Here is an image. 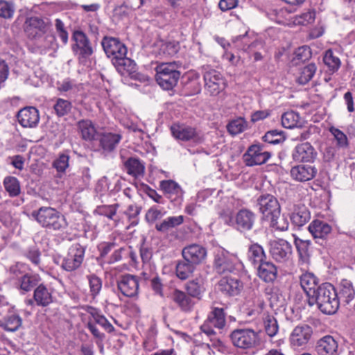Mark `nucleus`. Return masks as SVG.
I'll return each mask as SVG.
<instances>
[{
	"instance_id": "nucleus-1",
	"label": "nucleus",
	"mask_w": 355,
	"mask_h": 355,
	"mask_svg": "<svg viewBox=\"0 0 355 355\" xmlns=\"http://www.w3.org/2000/svg\"><path fill=\"white\" fill-rule=\"evenodd\" d=\"M310 306L316 305L325 314L335 313L339 307V299L334 287L329 283L320 285L308 298Z\"/></svg>"
},
{
	"instance_id": "nucleus-2",
	"label": "nucleus",
	"mask_w": 355,
	"mask_h": 355,
	"mask_svg": "<svg viewBox=\"0 0 355 355\" xmlns=\"http://www.w3.org/2000/svg\"><path fill=\"white\" fill-rule=\"evenodd\" d=\"M32 216L42 227L49 231H62L67 227L64 216L51 207H42L33 211Z\"/></svg>"
},
{
	"instance_id": "nucleus-3",
	"label": "nucleus",
	"mask_w": 355,
	"mask_h": 355,
	"mask_svg": "<svg viewBox=\"0 0 355 355\" xmlns=\"http://www.w3.org/2000/svg\"><path fill=\"white\" fill-rule=\"evenodd\" d=\"M179 64L175 62H162L155 67L156 81L164 89H173L178 83L180 76Z\"/></svg>"
},
{
	"instance_id": "nucleus-4",
	"label": "nucleus",
	"mask_w": 355,
	"mask_h": 355,
	"mask_svg": "<svg viewBox=\"0 0 355 355\" xmlns=\"http://www.w3.org/2000/svg\"><path fill=\"white\" fill-rule=\"evenodd\" d=\"M225 323V314L223 309L216 307L209 313L207 320L200 327L202 332L211 338V345L214 347H222L223 343L214 337L215 331L213 328L223 329Z\"/></svg>"
},
{
	"instance_id": "nucleus-5",
	"label": "nucleus",
	"mask_w": 355,
	"mask_h": 355,
	"mask_svg": "<svg viewBox=\"0 0 355 355\" xmlns=\"http://www.w3.org/2000/svg\"><path fill=\"white\" fill-rule=\"evenodd\" d=\"M241 265L238 257L224 249L218 250L214 254L213 268L219 275L234 272Z\"/></svg>"
},
{
	"instance_id": "nucleus-6",
	"label": "nucleus",
	"mask_w": 355,
	"mask_h": 355,
	"mask_svg": "<svg viewBox=\"0 0 355 355\" xmlns=\"http://www.w3.org/2000/svg\"><path fill=\"white\" fill-rule=\"evenodd\" d=\"M71 49L80 63L85 64L94 53V48L88 37L82 31H75L72 35Z\"/></svg>"
},
{
	"instance_id": "nucleus-7",
	"label": "nucleus",
	"mask_w": 355,
	"mask_h": 355,
	"mask_svg": "<svg viewBox=\"0 0 355 355\" xmlns=\"http://www.w3.org/2000/svg\"><path fill=\"white\" fill-rule=\"evenodd\" d=\"M230 337L234 346L243 349L254 348L259 343L258 332L249 328L236 329Z\"/></svg>"
},
{
	"instance_id": "nucleus-8",
	"label": "nucleus",
	"mask_w": 355,
	"mask_h": 355,
	"mask_svg": "<svg viewBox=\"0 0 355 355\" xmlns=\"http://www.w3.org/2000/svg\"><path fill=\"white\" fill-rule=\"evenodd\" d=\"M292 245L284 239L272 240L269 243V253L277 263L287 264L292 257Z\"/></svg>"
},
{
	"instance_id": "nucleus-9",
	"label": "nucleus",
	"mask_w": 355,
	"mask_h": 355,
	"mask_svg": "<svg viewBox=\"0 0 355 355\" xmlns=\"http://www.w3.org/2000/svg\"><path fill=\"white\" fill-rule=\"evenodd\" d=\"M171 132L174 138L182 141H191L194 144H201L204 141L203 135L196 128L185 124H173Z\"/></svg>"
},
{
	"instance_id": "nucleus-10",
	"label": "nucleus",
	"mask_w": 355,
	"mask_h": 355,
	"mask_svg": "<svg viewBox=\"0 0 355 355\" xmlns=\"http://www.w3.org/2000/svg\"><path fill=\"white\" fill-rule=\"evenodd\" d=\"M85 248L78 243H73L64 257L62 268L68 272H72L80 267L85 257Z\"/></svg>"
},
{
	"instance_id": "nucleus-11",
	"label": "nucleus",
	"mask_w": 355,
	"mask_h": 355,
	"mask_svg": "<svg viewBox=\"0 0 355 355\" xmlns=\"http://www.w3.org/2000/svg\"><path fill=\"white\" fill-rule=\"evenodd\" d=\"M256 221L257 215L254 211L247 208H242L236 212L233 225L237 231L245 233L253 229Z\"/></svg>"
},
{
	"instance_id": "nucleus-12",
	"label": "nucleus",
	"mask_w": 355,
	"mask_h": 355,
	"mask_svg": "<svg viewBox=\"0 0 355 355\" xmlns=\"http://www.w3.org/2000/svg\"><path fill=\"white\" fill-rule=\"evenodd\" d=\"M270 157V153L260 144L251 145L243 155V162L248 166L265 164Z\"/></svg>"
},
{
	"instance_id": "nucleus-13",
	"label": "nucleus",
	"mask_w": 355,
	"mask_h": 355,
	"mask_svg": "<svg viewBox=\"0 0 355 355\" xmlns=\"http://www.w3.org/2000/svg\"><path fill=\"white\" fill-rule=\"evenodd\" d=\"M101 45L108 58L112 61L125 57L127 48L119 39L112 37H105L101 41Z\"/></svg>"
},
{
	"instance_id": "nucleus-14",
	"label": "nucleus",
	"mask_w": 355,
	"mask_h": 355,
	"mask_svg": "<svg viewBox=\"0 0 355 355\" xmlns=\"http://www.w3.org/2000/svg\"><path fill=\"white\" fill-rule=\"evenodd\" d=\"M313 335L312 327L308 324L296 326L290 336L291 345L293 347L304 348L309 342Z\"/></svg>"
},
{
	"instance_id": "nucleus-15",
	"label": "nucleus",
	"mask_w": 355,
	"mask_h": 355,
	"mask_svg": "<svg viewBox=\"0 0 355 355\" xmlns=\"http://www.w3.org/2000/svg\"><path fill=\"white\" fill-rule=\"evenodd\" d=\"M259 211L267 218L281 213L280 205L275 197L270 194L261 195L257 199Z\"/></svg>"
},
{
	"instance_id": "nucleus-16",
	"label": "nucleus",
	"mask_w": 355,
	"mask_h": 355,
	"mask_svg": "<svg viewBox=\"0 0 355 355\" xmlns=\"http://www.w3.org/2000/svg\"><path fill=\"white\" fill-rule=\"evenodd\" d=\"M204 80L206 89L212 96L218 95L225 88L223 76L216 70L207 71L204 74Z\"/></svg>"
},
{
	"instance_id": "nucleus-17",
	"label": "nucleus",
	"mask_w": 355,
	"mask_h": 355,
	"mask_svg": "<svg viewBox=\"0 0 355 355\" xmlns=\"http://www.w3.org/2000/svg\"><path fill=\"white\" fill-rule=\"evenodd\" d=\"M183 259L195 266L202 263L207 257V250L198 244H190L182 250Z\"/></svg>"
},
{
	"instance_id": "nucleus-18",
	"label": "nucleus",
	"mask_w": 355,
	"mask_h": 355,
	"mask_svg": "<svg viewBox=\"0 0 355 355\" xmlns=\"http://www.w3.org/2000/svg\"><path fill=\"white\" fill-rule=\"evenodd\" d=\"M316 156V150L309 142L297 145L292 152L293 160L298 162H313Z\"/></svg>"
},
{
	"instance_id": "nucleus-19",
	"label": "nucleus",
	"mask_w": 355,
	"mask_h": 355,
	"mask_svg": "<svg viewBox=\"0 0 355 355\" xmlns=\"http://www.w3.org/2000/svg\"><path fill=\"white\" fill-rule=\"evenodd\" d=\"M218 286L223 293L230 296L239 295L243 288V284L240 279L227 275L220 279Z\"/></svg>"
},
{
	"instance_id": "nucleus-20",
	"label": "nucleus",
	"mask_w": 355,
	"mask_h": 355,
	"mask_svg": "<svg viewBox=\"0 0 355 355\" xmlns=\"http://www.w3.org/2000/svg\"><path fill=\"white\" fill-rule=\"evenodd\" d=\"M117 287L123 295L133 297L138 293V279L136 276L129 274L123 275L117 282Z\"/></svg>"
},
{
	"instance_id": "nucleus-21",
	"label": "nucleus",
	"mask_w": 355,
	"mask_h": 355,
	"mask_svg": "<svg viewBox=\"0 0 355 355\" xmlns=\"http://www.w3.org/2000/svg\"><path fill=\"white\" fill-rule=\"evenodd\" d=\"M19 124L24 128H34L40 121L38 110L34 107L21 109L17 115Z\"/></svg>"
},
{
	"instance_id": "nucleus-22",
	"label": "nucleus",
	"mask_w": 355,
	"mask_h": 355,
	"mask_svg": "<svg viewBox=\"0 0 355 355\" xmlns=\"http://www.w3.org/2000/svg\"><path fill=\"white\" fill-rule=\"evenodd\" d=\"M315 166L309 164H300L291 169V178L298 182H306L312 180L317 174Z\"/></svg>"
},
{
	"instance_id": "nucleus-23",
	"label": "nucleus",
	"mask_w": 355,
	"mask_h": 355,
	"mask_svg": "<svg viewBox=\"0 0 355 355\" xmlns=\"http://www.w3.org/2000/svg\"><path fill=\"white\" fill-rule=\"evenodd\" d=\"M315 350L318 355H338V345L331 336H326L320 339Z\"/></svg>"
},
{
	"instance_id": "nucleus-24",
	"label": "nucleus",
	"mask_w": 355,
	"mask_h": 355,
	"mask_svg": "<svg viewBox=\"0 0 355 355\" xmlns=\"http://www.w3.org/2000/svg\"><path fill=\"white\" fill-rule=\"evenodd\" d=\"M123 169L128 175L137 178L144 173L145 166L137 157H130L125 159L122 153L120 154Z\"/></svg>"
},
{
	"instance_id": "nucleus-25",
	"label": "nucleus",
	"mask_w": 355,
	"mask_h": 355,
	"mask_svg": "<svg viewBox=\"0 0 355 355\" xmlns=\"http://www.w3.org/2000/svg\"><path fill=\"white\" fill-rule=\"evenodd\" d=\"M33 299L37 306H47L53 302L52 291L44 284H40L34 290Z\"/></svg>"
},
{
	"instance_id": "nucleus-26",
	"label": "nucleus",
	"mask_w": 355,
	"mask_h": 355,
	"mask_svg": "<svg viewBox=\"0 0 355 355\" xmlns=\"http://www.w3.org/2000/svg\"><path fill=\"white\" fill-rule=\"evenodd\" d=\"M46 24L43 19L37 17H31L26 19L24 31L31 38H35L38 35L45 32Z\"/></svg>"
},
{
	"instance_id": "nucleus-27",
	"label": "nucleus",
	"mask_w": 355,
	"mask_h": 355,
	"mask_svg": "<svg viewBox=\"0 0 355 355\" xmlns=\"http://www.w3.org/2000/svg\"><path fill=\"white\" fill-rule=\"evenodd\" d=\"M291 220L296 227H302L307 223L311 214L308 208L304 205H297L294 206L293 211L291 214Z\"/></svg>"
},
{
	"instance_id": "nucleus-28",
	"label": "nucleus",
	"mask_w": 355,
	"mask_h": 355,
	"mask_svg": "<svg viewBox=\"0 0 355 355\" xmlns=\"http://www.w3.org/2000/svg\"><path fill=\"white\" fill-rule=\"evenodd\" d=\"M258 275L266 282H272L277 276L276 266L269 261H265L259 264Z\"/></svg>"
},
{
	"instance_id": "nucleus-29",
	"label": "nucleus",
	"mask_w": 355,
	"mask_h": 355,
	"mask_svg": "<svg viewBox=\"0 0 355 355\" xmlns=\"http://www.w3.org/2000/svg\"><path fill=\"white\" fill-rule=\"evenodd\" d=\"M122 137L120 134L105 132L100 135L98 140L100 146L104 151L111 152L115 149Z\"/></svg>"
},
{
	"instance_id": "nucleus-30",
	"label": "nucleus",
	"mask_w": 355,
	"mask_h": 355,
	"mask_svg": "<svg viewBox=\"0 0 355 355\" xmlns=\"http://www.w3.org/2000/svg\"><path fill=\"white\" fill-rule=\"evenodd\" d=\"M309 232L314 239H324L331 232V227L327 223L314 220L308 227Z\"/></svg>"
},
{
	"instance_id": "nucleus-31",
	"label": "nucleus",
	"mask_w": 355,
	"mask_h": 355,
	"mask_svg": "<svg viewBox=\"0 0 355 355\" xmlns=\"http://www.w3.org/2000/svg\"><path fill=\"white\" fill-rule=\"evenodd\" d=\"M171 299L182 311L185 312L190 311L194 305L193 301L189 295L178 289L171 293Z\"/></svg>"
},
{
	"instance_id": "nucleus-32",
	"label": "nucleus",
	"mask_w": 355,
	"mask_h": 355,
	"mask_svg": "<svg viewBox=\"0 0 355 355\" xmlns=\"http://www.w3.org/2000/svg\"><path fill=\"white\" fill-rule=\"evenodd\" d=\"M40 281L39 275L28 274L21 275L16 283V288L20 291L21 293L24 294L31 291L35 286H37Z\"/></svg>"
},
{
	"instance_id": "nucleus-33",
	"label": "nucleus",
	"mask_w": 355,
	"mask_h": 355,
	"mask_svg": "<svg viewBox=\"0 0 355 355\" xmlns=\"http://www.w3.org/2000/svg\"><path fill=\"white\" fill-rule=\"evenodd\" d=\"M300 285L308 298L320 286L317 277L311 272H306L301 275Z\"/></svg>"
},
{
	"instance_id": "nucleus-34",
	"label": "nucleus",
	"mask_w": 355,
	"mask_h": 355,
	"mask_svg": "<svg viewBox=\"0 0 355 355\" xmlns=\"http://www.w3.org/2000/svg\"><path fill=\"white\" fill-rule=\"evenodd\" d=\"M22 326V319L18 314H10L0 320V327L9 332H15Z\"/></svg>"
},
{
	"instance_id": "nucleus-35",
	"label": "nucleus",
	"mask_w": 355,
	"mask_h": 355,
	"mask_svg": "<svg viewBox=\"0 0 355 355\" xmlns=\"http://www.w3.org/2000/svg\"><path fill=\"white\" fill-rule=\"evenodd\" d=\"M159 187L169 198L175 199L182 195L181 187L173 180H162L159 182Z\"/></svg>"
},
{
	"instance_id": "nucleus-36",
	"label": "nucleus",
	"mask_w": 355,
	"mask_h": 355,
	"mask_svg": "<svg viewBox=\"0 0 355 355\" xmlns=\"http://www.w3.org/2000/svg\"><path fill=\"white\" fill-rule=\"evenodd\" d=\"M113 64L117 71L123 76L130 75L136 71V64L132 60L125 57L119 58L113 61Z\"/></svg>"
},
{
	"instance_id": "nucleus-37",
	"label": "nucleus",
	"mask_w": 355,
	"mask_h": 355,
	"mask_svg": "<svg viewBox=\"0 0 355 355\" xmlns=\"http://www.w3.org/2000/svg\"><path fill=\"white\" fill-rule=\"evenodd\" d=\"M184 223V216L182 215L169 216L155 225V229L158 232H167L171 229L175 228Z\"/></svg>"
},
{
	"instance_id": "nucleus-38",
	"label": "nucleus",
	"mask_w": 355,
	"mask_h": 355,
	"mask_svg": "<svg viewBox=\"0 0 355 355\" xmlns=\"http://www.w3.org/2000/svg\"><path fill=\"white\" fill-rule=\"evenodd\" d=\"M78 128L80 132L82 138L85 141L95 139L96 130L90 120H81L78 123Z\"/></svg>"
},
{
	"instance_id": "nucleus-39",
	"label": "nucleus",
	"mask_w": 355,
	"mask_h": 355,
	"mask_svg": "<svg viewBox=\"0 0 355 355\" xmlns=\"http://www.w3.org/2000/svg\"><path fill=\"white\" fill-rule=\"evenodd\" d=\"M196 266L184 259L178 261L175 266L176 276L181 280L189 278L193 274Z\"/></svg>"
},
{
	"instance_id": "nucleus-40",
	"label": "nucleus",
	"mask_w": 355,
	"mask_h": 355,
	"mask_svg": "<svg viewBox=\"0 0 355 355\" xmlns=\"http://www.w3.org/2000/svg\"><path fill=\"white\" fill-rule=\"evenodd\" d=\"M248 257L254 265H259L266 260V254L262 246L254 243L249 247Z\"/></svg>"
},
{
	"instance_id": "nucleus-41",
	"label": "nucleus",
	"mask_w": 355,
	"mask_h": 355,
	"mask_svg": "<svg viewBox=\"0 0 355 355\" xmlns=\"http://www.w3.org/2000/svg\"><path fill=\"white\" fill-rule=\"evenodd\" d=\"M317 70V67L314 63H310L308 65L300 69L299 76L297 81L300 85H305L309 82Z\"/></svg>"
},
{
	"instance_id": "nucleus-42",
	"label": "nucleus",
	"mask_w": 355,
	"mask_h": 355,
	"mask_svg": "<svg viewBox=\"0 0 355 355\" xmlns=\"http://www.w3.org/2000/svg\"><path fill=\"white\" fill-rule=\"evenodd\" d=\"M3 186L10 197H16L20 193L19 182L15 177L8 176L3 180Z\"/></svg>"
},
{
	"instance_id": "nucleus-43",
	"label": "nucleus",
	"mask_w": 355,
	"mask_h": 355,
	"mask_svg": "<svg viewBox=\"0 0 355 355\" xmlns=\"http://www.w3.org/2000/svg\"><path fill=\"white\" fill-rule=\"evenodd\" d=\"M300 117L295 112H286L282 116V124L286 128H293L300 125Z\"/></svg>"
},
{
	"instance_id": "nucleus-44",
	"label": "nucleus",
	"mask_w": 355,
	"mask_h": 355,
	"mask_svg": "<svg viewBox=\"0 0 355 355\" xmlns=\"http://www.w3.org/2000/svg\"><path fill=\"white\" fill-rule=\"evenodd\" d=\"M339 295L346 303H349L354 299L355 291L349 281L345 279L341 282Z\"/></svg>"
},
{
	"instance_id": "nucleus-45",
	"label": "nucleus",
	"mask_w": 355,
	"mask_h": 355,
	"mask_svg": "<svg viewBox=\"0 0 355 355\" xmlns=\"http://www.w3.org/2000/svg\"><path fill=\"white\" fill-rule=\"evenodd\" d=\"M323 61L331 72L338 71L341 64L339 58L334 55V52L331 49L326 51L323 57Z\"/></svg>"
},
{
	"instance_id": "nucleus-46",
	"label": "nucleus",
	"mask_w": 355,
	"mask_h": 355,
	"mask_svg": "<svg viewBox=\"0 0 355 355\" xmlns=\"http://www.w3.org/2000/svg\"><path fill=\"white\" fill-rule=\"evenodd\" d=\"M295 243L300 259L306 262L309 257V247L311 241L298 238L295 239Z\"/></svg>"
},
{
	"instance_id": "nucleus-47",
	"label": "nucleus",
	"mask_w": 355,
	"mask_h": 355,
	"mask_svg": "<svg viewBox=\"0 0 355 355\" xmlns=\"http://www.w3.org/2000/svg\"><path fill=\"white\" fill-rule=\"evenodd\" d=\"M87 279L89 284L90 295L94 299L102 289V279L94 274L87 275Z\"/></svg>"
},
{
	"instance_id": "nucleus-48",
	"label": "nucleus",
	"mask_w": 355,
	"mask_h": 355,
	"mask_svg": "<svg viewBox=\"0 0 355 355\" xmlns=\"http://www.w3.org/2000/svg\"><path fill=\"white\" fill-rule=\"evenodd\" d=\"M117 207V204L110 206H101L98 207L97 211L100 215L113 220L114 224L117 225L119 221V219L116 217Z\"/></svg>"
},
{
	"instance_id": "nucleus-49",
	"label": "nucleus",
	"mask_w": 355,
	"mask_h": 355,
	"mask_svg": "<svg viewBox=\"0 0 355 355\" xmlns=\"http://www.w3.org/2000/svg\"><path fill=\"white\" fill-rule=\"evenodd\" d=\"M270 221V226L277 230L286 231L289 227V223L287 218L284 216H281L280 213L273 215L268 218Z\"/></svg>"
},
{
	"instance_id": "nucleus-50",
	"label": "nucleus",
	"mask_w": 355,
	"mask_h": 355,
	"mask_svg": "<svg viewBox=\"0 0 355 355\" xmlns=\"http://www.w3.org/2000/svg\"><path fill=\"white\" fill-rule=\"evenodd\" d=\"M70 157L68 153H62L53 162V167L58 173H64L69 166Z\"/></svg>"
},
{
	"instance_id": "nucleus-51",
	"label": "nucleus",
	"mask_w": 355,
	"mask_h": 355,
	"mask_svg": "<svg viewBox=\"0 0 355 355\" xmlns=\"http://www.w3.org/2000/svg\"><path fill=\"white\" fill-rule=\"evenodd\" d=\"M179 49L180 45L177 42H162L159 53L166 56H173L178 52Z\"/></svg>"
},
{
	"instance_id": "nucleus-52",
	"label": "nucleus",
	"mask_w": 355,
	"mask_h": 355,
	"mask_svg": "<svg viewBox=\"0 0 355 355\" xmlns=\"http://www.w3.org/2000/svg\"><path fill=\"white\" fill-rule=\"evenodd\" d=\"M71 103L67 100L58 98L53 108L58 116H63L67 114L71 110Z\"/></svg>"
},
{
	"instance_id": "nucleus-53",
	"label": "nucleus",
	"mask_w": 355,
	"mask_h": 355,
	"mask_svg": "<svg viewBox=\"0 0 355 355\" xmlns=\"http://www.w3.org/2000/svg\"><path fill=\"white\" fill-rule=\"evenodd\" d=\"M141 207L132 204L130 205L125 211V214L127 216L128 218V221L131 225H137L139 223V215L141 212Z\"/></svg>"
},
{
	"instance_id": "nucleus-54",
	"label": "nucleus",
	"mask_w": 355,
	"mask_h": 355,
	"mask_svg": "<svg viewBox=\"0 0 355 355\" xmlns=\"http://www.w3.org/2000/svg\"><path fill=\"white\" fill-rule=\"evenodd\" d=\"M247 123L243 118H238L227 125V130L231 135H235L245 130Z\"/></svg>"
},
{
	"instance_id": "nucleus-55",
	"label": "nucleus",
	"mask_w": 355,
	"mask_h": 355,
	"mask_svg": "<svg viewBox=\"0 0 355 355\" xmlns=\"http://www.w3.org/2000/svg\"><path fill=\"white\" fill-rule=\"evenodd\" d=\"M263 322L266 334L270 337L275 336L279 329L277 320L272 315H267L265 317Z\"/></svg>"
},
{
	"instance_id": "nucleus-56",
	"label": "nucleus",
	"mask_w": 355,
	"mask_h": 355,
	"mask_svg": "<svg viewBox=\"0 0 355 355\" xmlns=\"http://www.w3.org/2000/svg\"><path fill=\"white\" fill-rule=\"evenodd\" d=\"M265 142L270 144H277L284 140L283 132L277 130H272L267 132L263 137Z\"/></svg>"
},
{
	"instance_id": "nucleus-57",
	"label": "nucleus",
	"mask_w": 355,
	"mask_h": 355,
	"mask_svg": "<svg viewBox=\"0 0 355 355\" xmlns=\"http://www.w3.org/2000/svg\"><path fill=\"white\" fill-rule=\"evenodd\" d=\"M15 13L13 3L0 0V17L4 19H11Z\"/></svg>"
},
{
	"instance_id": "nucleus-58",
	"label": "nucleus",
	"mask_w": 355,
	"mask_h": 355,
	"mask_svg": "<svg viewBox=\"0 0 355 355\" xmlns=\"http://www.w3.org/2000/svg\"><path fill=\"white\" fill-rule=\"evenodd\" d=\"M330 132L334 135L336 141V144L340 148H346L348 146V139L346 135L339 129L331 127L329 129Z\"/></svg>"
},
{
	"instance_id": "nucleus-59",
	"label": "nucleus",
	"mask_w": 355,
	"mask_h": 355,
	"mask_svg": "<svg viewBox=\"0 0 355 355\" xmlns=\"http://www.w3.org/2000/svg\"><path fill=\"white\" fill-rule=\"evenodd\" d=\"M165 212L159 209L157 207H151L146 212L145 218L148 223H154L156 220L162 218Z\"/></svg>"
},
{
	"instance_id": "nucleus-60",
	"label": "nucleus",
	"mask_w": 355,
	"mask_h": 355,
	"mask_svg": "<svg viewBox=\"0 0 355 355\" xmlns=\"http://www.w3.org/2000/svg\"><path fill=\"white\" fill-rule=\"evenodd\" d=\"M248 33L235 37L232 41L236 44V46L243 51H247L250 47H254L257 45V42L252 43L250 45L248 44Z\"/></svg>"
},
{
	"instance_id": "nucleus-61",
	"label": "nucleus",
	"mask_w": 355,
	"mask_h": 355,
	"mask_svg": "<svg viewBox=\"0 0 355 355\" xmlns=\"http://www.w3.org/2000/svg\"><path fill=\"white\" fill-rule=\"evenodd\" d=\"M315 14L313 11H308L296 17L295 23L300 25H308L314 22Z\"/></svg>"
},
{
	"instance_id": "nucleus-62",
	"label": "nucleus",
	"mask_w": 355,
	"mask_h": 355,
	"mask_svg": "<svg viewBox=\"0 0 355 355\" xmlns=\"http://www.w3.org/2000/svg\"><path fill=\"white\" fill-rule=\"evenodd\" d=\"M189 294L192 297H198L202 293V286L198 279L189 281L186 286Z\"/></svg>"
},
{
	"instance_id": "nucleus-63",
	"label": "nucleus",
	"mask_w": 355,
	"mask_h": 355,
	"mask_svg": "<svg viewBox=\"0 0 355 355\" xmlns=\"http://www.w3.org/2000/svg\"><path fill=\"white\" fill-rule=\"evenodd\" d=\"M95 322L105 329L107 332H112L114 328L107 318L98 313L93 314Z\"/></svg>"
},
{
	"instance_id": "nucleus-64",
	"label": "nucleus",
	"mask_w": 355,
	"mask_h": 355,
	"mask_svg": "<svg viewBox=\"0 0 355 355\" xmlns=\"http://www.w3.org/2000/svg\"><path fill=\"white\" fill-rule=\"evenodd\" d=\"M55 26L58 36L60 37L64 44L68 42V33L65 29L64 24L60 19H56L55 21Z\"/></svg>"
}]
</instances>
